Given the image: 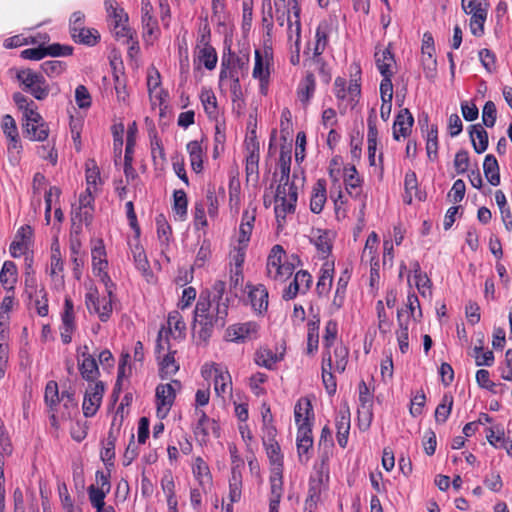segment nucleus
<instances>
[{
    "mask_svg": "<svg viewBox=\"0 0 512 512\" xmlns=\"http://www.w3.org/2000/svg\"><path fill=\"white\" fill-rule=\"evenodd\" d=\"M285 255V251L281 245H274L270 251L267 259V276L272 273V270H276L278 266L283 264L282 257Z\"/></svg>",
    "mask_w": 512,
    "mask_h": 512,
    "instance_id": "nucleus-60",
    "label": "nucleus"
},
{
    "mask_svg": "<svg viewBox=\"0 0 512 512\" xmlns=\"http://www.w3.org/2000/svg\"><path fill=\"white\" fill-rule=\"evenodd\" d=\"M279 184L275 194V217L278 227H282L285 223L286 216L293 214L296 210L298 199V191L294 182L278 180Z\"/></svg>",
    "mask_w": 512,
    "mask_h": 512,
    "instance_id": "nucleus-2",
    "label": "nucleus"
},
{
    "mask_svg": "<svg viewBox=\"0 0 512 512\" xmlns=\"http://www.w3.org/2000/svg\"><path fill=\"white\" fill-rule=\"evenodd\" d=\"M316 43L313 51L312 61H321V54L324 52L328 44V26L327 24H320L316 29Z\"/></svg>",
    "mask_w": 512,
    "mask_h": 512,
    "instance_id": "nucleus-37",
    "label": "nucleus"
},
{
    "mask_svg": "<svg viewBox=\"0 0 512 512\" xmlns=\"http://www.w3.org/2000/svg\"><path fill=\"white\" fill-rule=\"evenodd\" d=\"M133 257L136 268L142 273L147 281H150V279L153 278V272L143 248L136 246L133 250Z\"/></svg>",
    "mask_w": 512,
    "mask_h": 512,
    "instance_id": "nucleus-40",
    "label": "nucleus"
},
{
    "mask_svg": "<svg viewBox=\"0 0 512 512\" xmlns=\"http://www.w3.org/2000/svg\"><path fill=\"white\" fill-rule=\"evenodd\" d=\"M161 486H162L164 493L166 494L167 503H168L169 508H172V506L173 507L177 506V500L175 498V491H174L175 485H174L173 478L170 474L163 476V478L161 479Z\"/></svg>",
    "mask_w": 512,
    "mask_h": 512,
    "instance_id": "nucleus-63",
    "label": "nucleus"
},
{
    "mask_svg": "<svg viewBox=\"0 0 512 512\" xmlns=\"http://www.w3.org/2000/svg\"><path fill=\"white\" fill-rule=\"evenodd\" d=\"M173 211L179 217L180 220H183L187 215V196L183 190H175L173 193Z\"/></svg>",
    "mask_w": 512,
    "mask_h": 512,
    "instance_id": "nucleus-59",
    "label": "nucleus"
},
{
    "mask_svg": "<svg viewBox=\"0 0 512 512\" xmlns=\"http://www.w3.org/2000/svg\"><path fill=\"white\" fill-rule=\"evenodd\" d=\"M104 6L108 17L113 20L114 29L119 28L122 23L128 21L127 13L118 6L116 0H105Z\"/></svg>",
    "mask_w": 512,
    "mask_h": 512,
    "instance_id": "nucleus-36",
    "label": "nucleus"
},
{
    "mask_svg": "<svg viewBox=\"0 0 512 512\" xmlns=\"http://www.w3.org/2000/svg\"><path fill=\"white\" fill-rule=\"evenodd\" d=\"M258 330L259 325L254 321L233 324L226 329L225 338L230 342L243 343L256 338Z\"/></svg>",
    "mask_w": 512,
    "mask_h": 512,
    "instance_id": "nucleus-10",
    "label": "nucleus"
},
{
    "mask_svg": "<svg viewBox=\"0 0 512 512\" xmlns=\"http://www.w3.org/2000/svg\"><path fill=\"white\" fill-rule=\"evenodd\" d=\"M73 40L77 43L94 46L98 43L100 35L96 29L81 28L76 33L71 34Z\"/></svg>",
    "mask_w": 512,
    "mask_h": 512,
    "instance_id": "nucleus-47",
    "label": "nucleus"
},
{
    "mask_svg": "<svg viewBox=\"0 0 512 512\" xmlns=\"http://www.w3.org/2000/svg\"><path fill=\"white\" fill-rule=\"evenodd\" d=\"M79 372L84 380L95 383L100 376L98 363L95 358H78Z\"/></svg>",
    "mask_w": 512,
    "mask_h": 512,
    "instance_id": "nucleus-30",
    "label": "nucleus"
},
{
    "mask_svg": "<svg viewBox=\"0 0 512 512\" xmlns=\"http://www.w3.org/2000/svg\"><path fill=\"white\" fill-rule=\"evenodd\" d=\"M157 235L161 246H168L172 229L164 215L156 217Z\"/></svg>",
    "mask_w": 512,
    "mask_h": 512,
    "instance_id": "nucleus-57",
    "label": "nucleus"
},
{
    "mask_svg": "<svg viewBox=\"0 0 512 512\" xmlns=\"http://www.w3.org/2000/svg\"><path fill=\"white\" fill-rule=\"evenodd\" d=\"M348 355V348L343 344H338L334 347L332 355L334 371L338 373H343L345 371L348 363Z\"/></svg>",
    "mask_w": 512,
    "mask_h": 512,
    "instance_id": "nucleus-46",
    "label": "nucleus"
},
{
    "mask_svg": "<svg viewBox=\"0 0 512 512\" xmlns=\"http://www.w3.org/2000/svg\"><path fill=\"white\" fill-rule=\"evenodd\" d=\"M175 351H169L163 355L159 362V373L161 378H167L174 375L179 370V365L175 360Z\"/></svg>",
    "mask_w": 512,
    "mask_h": 512,
    "instance_id": "nucleus-39",
    "label": "nucleus"
},
{
    "mask_svg": "<svg viewBox=\"0 0 512 512\" xmlns=\"http://www.w3.org/2000/svg\"><path fill=\"white\" fill-rule=\"evenodd\" d=\"M344 182L348 193L351 196L357 197L359 193L356 192L354 194L353 190L360 188L361 179L354 165H349L344 168Z\"/></svg>",
    "mask_w": 512,
    "mask_h": 512,
    "instance_id": "nucleus-42",
    "label": "nucleus"
},
{
    "mask_svg": "<svg viewBox=\"0 0 512 512\" xmlns=\"http://www.w3.org/2000/svg\"><path fill=\"white\" fill-rule=\"evenodd\" d=\"M256 218V209L245 210L242 215L241 224L239 227V243L247 246L250 236L254 227Z\"/></svg>",
    "mask_w": 512,
    "mask_h": 512,
    "instance_id": "nucleus-26",
    "label": "nucleus"
},
{
    "mask_svg": "<svg viewBox=\"0 0 512 512\" xmlns=\"http://www.w3.org/2000/svg\"><path fill=\"white\" fill-rule=\"evenodd\" d=\"M338 334V324L335 320H329L325 325L323 336L324 351H331Z\"/></svg>",
    "mask_w": 512,
    "mask_h": 512,
    "instance_id": "nucleus-62",
    "label": "nucleus"
},
{
    "mask_svg": "<svg viewBox=\"0 0 512 512\" xmlns=\"http://www.w3.org/2000/svg\"><path fill=\"white\" fill-rule=\"evenodd\" d=\"M75 329L74 323V305L70 297L64 301V311L62 313V331L61 339L64 344H69L72 340V333Z\"/></svg>",
    "mask_w": 512,
    "mask_h": 512,
    "instance_id": "nucleus-16",
    "label": "nucleus"
},
{
    "mask_svg": "<svg viewBox=\"0 0 512 512\" xmlns=\"http://www.w3.org/2000/svg\"><path fill=\"white\" fill-rule=\"evenodd\" d=\"M214 371V390L218 396H223L228 390H231V377L228 371H223L218 365L212 364ZM211 373V371H209Z\"/></svg>",
    "mask_w": 512,
    "mask_h": 512,
    "instance_id": "nucleus-27",
    "label": "nucleus"
},
{
    "mask_svg": "<svg viewBox=\"0 0 512 512\" xmlns=\"http://www.w3.org/2000/svg\"><path fill=\"white\" fill-rule=\"evenodd\" d=\"M414 123V118L409 109L404 108L399 111L393 125V138L399 140L400 136L406 137L410 134Z\"/></svg>",
    "mask_w": 512,
    "mask_h": 512,
    "instance_id": "nucleus-19",
    "label": "nucleus"
},
{
    "mask_svg": "<svg viewBox=\"0 0 512 512\" xmlns=\"http://www.w3.org/2000/svg\"><path fill=\"white\" fill-rule=\"evenodd\" d=\"M483 170L488 182L493 186L500 184V172L498 161L494 155L488 154L483 162Z\"/></svg>",
    "mask_w": 512,
    "mask_h": 512,
    "instance_id": "nucleus-35",
    "label": "nucleus"
},
{
    "mask_svg": "<svg viewBox=\"0 0 512 512\" xmlns=\"http://www.w3.org/2000/svg\"><path fill=\"white\" fill-rule=\"evenodd\" d=\"M200 100L208 118L211 120H216L219 116V110L214 92L211 89L202 88L200 93Z\"/></svg>",
    "mask_w": 512,
    "mask_h": 512,
    "instance_id": "nucleus-31",
    "label": "nucleus"
},
{
    "mask_svg": "<svg viewBox=\"0 0 512 512\" xmlns=\"http://www.w3.org/2000/svg\"><path fill=\"white\" fill-rule=\"evenodd\" d=\"M249 299L253 310L258 314H263L268 308V291L262 284L254 286L249 291Z\"/></svg>",
    "mask_w": 512,
    "mask_h": 512,
    "instance_id": "nucleus-22",
    "label": "nucleus"
},
{
    "mask_svg": "<svg viewBox=\"0 0 512 512\" xmlns=\"http://www.w3.org/2000/svg\"><path fill=\"white\" fill-rule=\"evenodd\" d=\"M349 279H350V276L347 273V271H345L339 277L338 282H337V288H336V291H335V295H334V298H333V301H332V304H331L332 308H335L336 310H339L344 305L345 293H346V288H347Z\"/></svg>",
    "mask_w": 512,
    "mask_h": 512,
    "instance_id": "nucleus-45",
    "label": "nucleus"
},
{
    "mask_svg": "<svg viewBox=\"0 0 512 512\" xmlns=\"http://www.w3.org/2000/svg\"><path fill=\"white\" fill-rule=\"evenodd\" d=\"M2 129L4 134L12 141V147L18 148V130L16 122L11 115H5L2 118Z\"/></svg>",
    "mask_w": 512,
    "mask_h": 512,
    "instance_id": "nucleus-55",
    "label": "nucleus"
},
{
    "mask_svg": "<svg viewBox=\"0 0 512 512\" xmlns=\"http://www.w3.org/2000/svg\"><path fill=\"white\" fill-rule=\"evenodd\" d=\"M249 57L238 56L229 51L228 56H223L221 61V70L219 74L220 82L227 78H240L248 73Z\"/></svg>",
    "mask_w": 512,
    "mask_h": 512,
    "instance_id": "nucleus-5",
    "label": "nucleus"
},
{
    "mask_svg": "<svg viewBox=\"0 0 512 512\" xmlns=\"http://www.w3.org/2000/svg\"><path fill=\"white\" fill-rule=\"evenodd\" d=\"M322 381L328 392L332 395L336 392L337 384L336 379L333 375V359L331 351H323L322 354Z\"/></svg>",
    "mask_w": 512,
    "mask_h": 512,
    "instance_id": "nucleus-18",
    "label": "nucleus"
},
{
    "mask_svg": "<svg viewBox=\"0 0 512 512\" xmlns=\"http://www.w3.org/2000/svg\"><path fill=\"white\" fill-rule=\"evenodd\" d=\"M153 6L150 0H141L142 25L144 37L153 35L158 30L157 20L152 15Z\"/></svg>",
    "mask_w": 512,
    "mask_h": 512,
    "instance_id": "nucleus-29",
    "label": "nucleus"
},
{
    "mask_svg": "<svg viewBox=\"0 0 512 512\" xmlns=\"http://www.w3.org/2000/svg\"><path fill=\"white\" fill-rule=\"evenodd\" d=\"M294 417L297 427L302 424L311 425L314 419L313 407L309 399L301 398L297 401L294 408Z\"/></svg>",
    "mask_w": 512,
    "mask_h": 512,
    "instance_id": "nucleus-21",
    "label": "nucleus"
},
{
    "mask_svg": "<svg viewBox=\"0 0 512 512\" xmlns=\"http://www.w3.org/2000/svg\"><path fill=\"white\" fill-rule=\"evenodd\" d=\"M115 443H116V435L111 428L108 432V436L105 442V445L101 451V459L105 463L106 466L114 465L115 458Z\"/></svg>",
    "mask_w": 512,
    "mask_h": 512,
    "instance_id": "nucleus-48",
    "label": "nucleus"
},
{
    "mask_svg": "<svg viewBox=\"0 0 512 512\" xmlns=\"http://www.w3.org/2000/svg\"><path fill=\"white\" fill-rule=\"evenodd\" d=\"M104 393V382L96 381L95 383L88 384L82 404L83 414L85 417H92L97 413Z\"/></svg>",
    "mask_w": 512,
    "mask_h": 512,
    "instance_id": "nucleus-7",
    "label": "nucleus"
},
{
    "mask_svg": "<svg viewBox=\"0 0 512 512\" xmlns=\"http://www.w3.org/2000/svg\"><path fill=\"white\" fill-rule=\"evenodd\" d=\"M359 408H358V415L360 420H363L366 422V426L368 427L373 419V399L372 395L370 394L369 388L365 381H361L359 383Z\"/></svg>",
    "mask_w": 512,
    "mask_h": 512,
    "instance_id": "nucleus-14",
    "label": "nucleus"
},
{
    "mask_svg": "<svg viewBox=\"0 0 512 512\" xmlns=\"http://www.w3.org/2000/svg\"><path fill=\"white\" fill-rule=\"evenodd\" d=\"M316 88V82L315 77L313 73L309 72L305 76V78L299 83L297 88V95L299 100L304 104L307 105L314 95Z\"/></svg>",
    "mask_w": 512,
    "mask_h": 512,
    "instance_id": "nucleus-32",
    "label": "nucleus"
},
{
    "mask_svg": "<svg viewBox=\"0 0 512 512\" xmlns=\"http://www.w3.org/2000/svg\"><path fill=\"white\" fill-rule=\"evenodd\" d=\"M92 269L94 274L106 271L108 262L106 259V250L102 240H98L97 244L91 251Z\"/></svg>",
    "mask_w": 512,
    "mask_h": 512,
    "instance_id": "nucleus-33",
    "label": "nucleus"
},
{
    "mask_svg": "<svg viewBox=\"0 0 512 512\" xmlns=\"http://www.w3.org/2000/svg\"><path fill=\"white\" fill-rule=\"evenodd\" d=\"M488 442L495 448H503L512 456V437H504V434H496L493 430L487 435Z\"/></svg>",
    "mask_w": 512,
    "mask_h": 512,
    "instance_id": "nucleus-58",
    "label": "nucleus"
},
{
    "mask_svg": "<svg viewBox=\"0 0 512 512\" xmlns=\"http://www.w3.org/2000/svg\"><path fill=\"white\" fill-rule=\"evenodd\" d=\"M282 359V355L274 353L268 348H260L256 351L254 361L258 366L273 370L275 364Z\"/></svg>",
    "mask_w": 512,
    "mask_h": 512,
    "instance_id": "nucleus-34",
    "label": "nucleus"
},
{
    "mask_svg": "<svg viewBox=\"0 0 512 512\" xmlns=\"http://www.w3.org/2000/svg\"><path fill=\"white\" fill-rule=\"evenodd\" d=\"M487 16L488 15H485L483 10H481V9H480V11L478 10V11L472 13L470 22H469V27H470L471 33L474 36L482 37L484 35V33H485L484 24L487 20Z\"/></svg>",
    "mask_w": 512,
    "mask_h": 512,
    "instance_id": "nucleus-54",
    "label": "nucleus"
},
{
    "mask_svg": "<svg viewBox=\"0 0 512 512\" xmlns=\"http://www.w3.org/2000/svg\"><path fill=\"white\" fill-rule=\"evenodd\" d=\"M337 442L340 447L345 448L348 442L350 431V412L348 408H341L336 416Z\"/></svg>",
    "mask_w": 512,
    "mask_h": 512,
    "instance_id": "nucleus-20",
    "label": "nucleus"
},
{
    "mask_svg": "<svg viewBox=\"0 0 512 512\" xmlns=\"http://www.w3.org/2000/svg\"><path fill=\"white\" fill-rule=\"evenodd\" d=\"M245 147H246V174L247 176L258 174V164H259V142L256 139V136H250L245 139Z\"/></svg>",
    "mask_w": 512,
    "mask_h": 512,
    "instance_id": "nucleus-17",
    "label": "nucleus"
},
{
    "mask_svg": "<svg viewBox=\"0 0 512 512\" xmlns=\"http://www.w3.org/2000/svg\"><path fill=\"white\" fill-rule=\"evenodd\" d=\"M327 200L326 181L319 179L314 184L311 193L310 209L313 213L319 214Z\"/></svg>",
    "mask_w": 512,
    "mask_h": 512,
    "instance_id": "nucleus-24",
    "label": "nucleus"
},
{
    "mask_svg": "<svg viewBox=\"0 0 512 512\" xmlns=\"http://www.w3.org/2000/svg\"><path fill=\"white\" fill-rule=\"evenodd\" d=\"M197 58L201 64L208 70L216 67L218 57L214 47H206L198 50Z\"/></svg>",
    "mask_w": 512,
    "mask_h": 512,
    "instance_id": "nucleus-56",
    "label": "nucleus"
},
{
    "mask_svg": "<svg viewBox=\"0 0 512 512\" xmlns=\"http://www.w3.org/2000/svg\"><path fill=\"white\" fill-rule=\"evenodd\" d=\"M271 60L272 54L268 50H265L264 53L260 50L255 51V64L252 75L260 81L261 88L269 82Z\"/></svg>",
    "mask_w": 512,
    "mask_h": 512,
    "instance_id": "nucleus-13",
    "label": "nucleus"
},
{
    "mask_svg": "<svg viewBox=\"0 0 512 512\" xmlns=\"http://www.w3.org/2000/svg\"><path fill=\"white\" fill-rule=\"evenodd\" d=\"M269 512H279V504L283 495V482L271 481Z\"/></svg>",
    "mask_w": 512,
    "mask_h": 512,
    "instance_id": "nucleus-53",
    "label": "nucleus"
},
{
    "mask_svg": "<svg viewBox=\"0 0 512 512\" xmlns=\"http://www.w3.org/2000/svg\"><path fill=\"white\" fill-rule=\"evenodd\" d=\"M329 481V472L325 464L315 467V471L310 475L308 483V493L305 500L304 512H314L321 493L327 488Z\"/></svg>",
    "mask_w": 512,
    "mask_h": 512,
    "instance_id": "nucleus-4",
    "label": "nucleus"
},
{
    "mask_svg": "<svg viewBox=\"0 0 512 512\" xmlns=\"http://www.w3.org/2000/svg\"><path fill=\"white\" fill-rule=\"evenodd\" d=\"M24 119V133L26 137L32 141H44L47 139L49 129L37 111L29 110Z\"/></svg>",
    "mask_w": 512,
    "mask_h": 512,
    "instance_id": "nucleus-8",
    "label": "nucleus"
},
{
    "mask_svg": "<svg viewBox=\"0 0 512 512\" xmlns=\"http://www.w3.org/2000/svg\"><path fill=\"white\" fill-rule=\"evenodd\" d=\"M469 135L475 152L477 154L485 152L488 147L487 131L480 124H475L470 126Z\"/></svg>",
    "mask_w": 512,
    "mask_h": 512,
    "instance_id": "nucleus-28",
    "label": "nucleus"
},
{
    "mask_svg": "<svg viewBox=\"0 0 512 512\" xmlns=\"http://www.w3.org/2000/svg\"><path fill=\"white\" fill-rule=\"evenodd\" d=\"M107 493L104 489H98L94 485L88 487L89 500L97 512H101L105 507L104 499Z\"/></svg>",
    "mask_w": 512,
    "mask_h": 512,
    "instance_id": "nucleus-61",
    "label": "nucleus"
},
{
    "mask_svg": "<svg viewBox=\"0 0 512 512\" xmlns=\"http://www.w3.org/2000/svg\"><path fill=\"white\" fill-rule=\"evenodd\" d=\"M312 242L323 258H326L331 253L332 242L328 231L317 230L316 235L312 238Z\"/></svg>",
    "mask_w": 512,
    "mask_h": 512,
    "instance_id": "nucleus-43",
    "label": "nucleus"
},
{
    "mask_svg": "<svg viewBox=\"0 0 512 512\" xmlns=\"http://www.w3.org/2000/svg\"><path fill=\"white\" fill-rule=\"evenodd\" d=\"M227 316L228 307L225 304L206 301L201 294L194 310V336L200 341H208L215 327L225 326Z\"/></svg>",
    "mask_w": 512,
    "mask_h": 512,
    "instance_id": "nucleus-1",
    "label": "nucleus"
},
{
    "mask_svg": "<svg viewBox=\"0 0 512 512\" xmlns=\"http://www.w3.org/2000/svg\"><path fill=\"white\" fill-rule=\"evenodd\" d=\"M16 79L22 86L23 91L30 93L36 100L42 101L50 93V86L44 76L32 69L18 70Z\"/></svg>",
    "mask_w": 512,
    "mask_h": 512,
    "instance_id": "nucleus-3",
    "label": "nucleus"
},
{
    "mask_svg": "<svg viewBox=\"0 0 512 512\" xmlns=\"http://www.w3.org/2000/svg\"><path fill=\"white\" fill-rule=\"evenodd\" d=\"M453 407V396L444 394L442 401L435 410V420L437 423L443 424L447 421Z\"/></svg>",
    "mask_w": 512,
    "mask_h": 512,
    "instance_id": "nucleus-51",
    "label": "nucleus"
},
{
    "mask_svg": "<svg viewBox=\"0 0 512 512\" xmlns=\"http://www.w3.org/2000/svg\"><path fill=\"white\" fill-rule=\"evenodd\" d=\"M287 25H289L290 31H292V16L295 20V45L297 47V51H299V44L301 39V22H300V13L301 7L300 4H295L293 6H287Z\"/></svg>",
    "mask_w": 512,
    "mask_h": 512,
    "instance_id": "nucleus-44",
    "label": "nucleus"
},
{
    "mask_svg": "<svg viewBox=\"0 0 512 512\" xmlns=\"http://www.w3.org/2000/svg\"><path fill=\"white\" fill-rule=\"evenodd\" d=\"M193 473L199 480L200 484H203L205 480L207 482L211 480L209 467L201 457H197L195 459V463L193 465Z\"/></svg>",
    "mask_w": 512,
    "mask_h": 512,
    "instance_id": "nucleus-64",
    "label": "nucleus"
},
{
    "mask_svg": "<svg viewBox=\"0 0 512 512\" xmlns=\"http://www.w3.org/2000/svg\"><path fill=\"white\" fill-rule=\"evenodd\" d=\"M176 387H180V382L174 380L172 383L160 384L156 388V399H157V415L160 418H164L176 397Z\"/></svg>",
    "mask_w": 512,
    "mask_h": 512,
    "instance_id": "nucleus-9",
    "label": "nucleus"
},
{
    "mask_svg": "<svg viewBox=\"0 0 512 512\" xmlns=\"http://www.w3.org/2000/svg\"><path fill=\"white\" fill-rule=\"evenodd\" d=\"M226 290V284L222 280H217L214 282L211 288V292L209 293L208 297L205 298L206 301H211L216 304H220L222 302L229 308V298L224 297Z\"/></svg>",
    "mask_w": 512,
    "mask_h": 512,
    "instance_id": "nucleus-52",
    "label": "nucleus"
},
{
    "mask_svg": "<svg viewBox=\"0 0 512 512\" xmlns=\"http://www.w3.org/2000/svg\"><path fill=\"white\" fill-rule=\"evenodd\" d=\"M312 426L302 424L297 431V451L300 462L310 459V450L313 447Z\"/></svg>",
    "mask_w": 512,
    "mask_h": 512,
    "instance_id": "nucleus-15",
    "label": "nucleus"
},
{
    "mask_svg": "<svg viewBox=\"0 0 512 512\" xmlns=\"http://www.w3.org/2000/svg\"><path fill=\"white\" fill-rule=\"evenodd\" d=\"M264 446L271 464L269 482L274 480L283 482V456L280 452L279 444L277 441L267 443L266 440H264Z\"/></svg>",
    "mask_w": 512,
    "mask_h": 512,
    "instance_id": "nucleus-11",
    "label": "nucleus"
},
{
    "mask_svg": "<svg viewBox=\"0 0 512 512\" xmlns=\"http://www.w3.org/2000/svg\"><path fill=\"white\" fill-rule=\"evenodd\" d=\"M195 415L198 417V422L194 429V434L197 438H200L202 442H206L211 434L216 438L220 437V426L214 419L209 418L203 410H196Z\"/></svg>",
    "mask_w": 512,
    "mask_h": 512,
    "instance_id": "nucleus-12",
    "label": "nucleus"
},
{
    "mask_svg": "<svg viewBox=\"0 0 512 512\" xmlns=\"http://www.w3.org/2000/svg\"><path fill=\"white\" fill-rule=\"evenodd\" d=\"M58 384L56 381H48L45 387L44 400L49 407V412H56L60 403Z\"/></svg>",
    "mask_w": 512,
    "mask_h": 512,
    "instance_id": "nucleus-41",
    "label": "nucleus"
},
{
    "mask_svg": "<svg viewBox=\"0 0 512 512\" xmlns=\"http://www.w3.org/2000/svg\"><path fill=\"white\" fill-rule=\"evenodd\" d=\"M17 281V267L13 261H5L0 271V282L7 288H12Z\"/></svg>",
    "mask_w": 512,
    "mask_h": 512,
    "instance_id": "nucleus-50",
    "label": "nucleus"
},
{
    "mask_svg": "<svg viewBox=\"0 0 512 512\" xmlns=\"http://www.w3.org/2000/svg\"><path fill=\"white\" fill-rule=\"evenodd\" d=\"M333 267H330L329 264H325L321 268V275L319 276L317 285H316V292L321 297L326 295L331 286L333 281Z\"/></svg>",
    "mask_w": 512,
    "mask_h": 512,
    "instance_id": "nucleus-38",
    "label": "nucleus"
},
{
    "mask_svg": "<svg viewBox=\"0 0 512 512\" xmlns=\"http://www.w3.org/2000/svg\"><path fill=\"white\" fill-rule=\"evenodd\" d=\"M375 62L382 77L393 76L392 66L395 64V59L390 46L375 52Z\"/></svg>",
    "mask_w": 512,
    "mask_h": 512,
    "instance_id": "nucleus-23",
    "label": "nucleus"
},
{
    "mask_svg": "<svg viewBox=\"0 0 512 512\" xmlns=\"http://www.w3.org/2000/svg\"><path fill=\"white\" fill-rule=\"evenodd\" d=\"M112 301L113 298L108 297V295L100 298L96 288H91L85 296L88 311L97 314L102 322L108 321L111 317Z\"/></svg>",
    "mask_w": 512,
    "mask_h": 512,
    "instance_id": "nucleus-6",
    "label": "nucleus"
},
{
    "mask_svg": "<svg viewBox=\"0 0 512 512\" xmlns=\"http://www.w3.org/2000/svg\"><path fill=\"white\" fill-rule=\"evenodd\" d=\"M319 325L320 319L311 320L308 322V334H307V353L313 354L318 349L319 343Z\"/></svg>",
    "mask_w": 512,
    "mask_h": 512,
    "instance_id": "nucleus-49",
    "label": "nucleus"
},
{
    "mask_svg": "<svg viewBox=\"0 0 512 512\" xmlns=\"http://www.w3.org/2000/svg\"><path fill=\"white\" fill-rule=\"evenodd\" d=\"M421 49H422V55H423L422 62H423L424 68L434 70L436 67V58L434 57L435 47H434V38L430 32L424 33Z\"/></svg>",
    "mask_w": 512,
    "mask_h": 512,
    "instance_id": "nucleus-25",
    "label": "nucleus"
}]
</instances>
